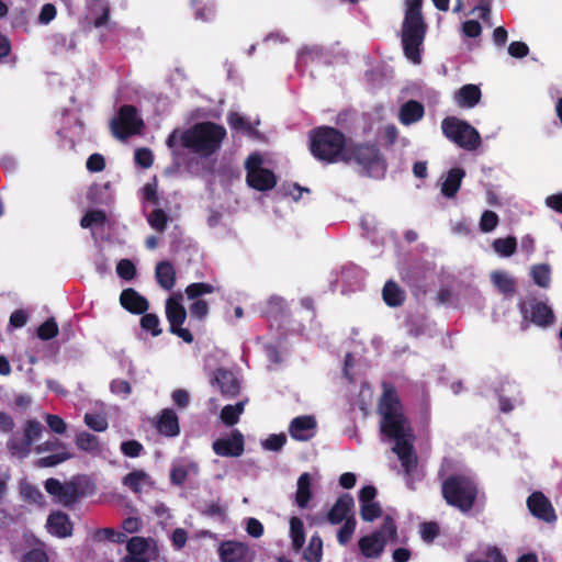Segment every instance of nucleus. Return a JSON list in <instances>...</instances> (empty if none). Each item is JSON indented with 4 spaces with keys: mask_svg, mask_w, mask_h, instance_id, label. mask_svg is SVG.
<instances>
[{
    "mask_svg": "<svg viewBox=\"0 0 562 562\" xmlns=\"http://www.w3.org/2000/svg\"><path fill=\"white\" fill-rule=\"evenodd\" d=\"M306 562H321L323 557V541L318 535L311 537L307 548L303 553Z\"/></svg>",
    "mask_w": 562,
    "mask_h": 562,
    "instance_id": "e433bc0d",
    "label": "nucleus"
},
{
    "mask_svg": "<svg viewBox=\"0 0 562 562\" xmlns=\"http://www.w3.org/2000/svg\"><path fill=\"white\" fill-rule=\"evenodd\" d=\"M43 431V426L37 420H27L24 427V442L18 445L13 441L9 443L12 454L19 458H25L31 452V446L37 440Z\"/></svg>",
    "mask_w": 562,
    "mask_h": 562,
    "instance_id": "4468645a",
    "label": "nucleus"
},
{
    "mask_svg": "<svg viewBox=\"0 0 562 562\" xmlns=\"http://www.w3.org/2000/svg\"><path fill=\"white\" fill-rule=\"evenodd\" d=\"M491 281L493 285L503 294H513L516 290V281L507 271H493L491 273Z\"/></svg>",
    "mask_w": 562,
    "mask_h": 562,
    "instance_id": "c85d7f7f",
    "label": "nucleus"
},
{
    "mask_svg": "<svg viewBox=\"0 0 562 562\" xmlns=\"http://www.w3.org/2000/svg\"><path fill=\"white\" fill-rule=\"evenodd\" d=\"M56 16V9L53 4L47 3L42 7L38 21L42 24H48Z\"/></svg>",
    "mask_w": 562,
    "mask_h": 562,
    "instance_id": "0e129e2a",
    "label": "nucleus"
},
{
    "mask_svg": "<svg viewBox=\"0 0 562 562\" xmlns=\"http://www.w3.org/2000/svg\"><path fill=\"white\" fill-rule=\"evenodd\" d=\"M22 562H48L46 551L42 543H38L35 548L27 551Z\"/></svg>",
    "mask_w": 562,
    "mask_h": 562,
    "instance_id": "09e8293b",
    "label": "nucleus"
},
{
    "mask_svg": "<svg viewBox=\"0 0 562 562\" xmlns=\"http://www.w3.org/2000/svg\"><path fill=\"white\" fill-rule=\"evenodd\" d=\"M46 423L52 431L56 434H64L67 430V425L63 418L57 415L47 414L45 416Z\"/></svg>",
    "mask_w": 562,
    "mask_h": 562,
    "instance_id": "6e6d98bb",
    "label": "nucleus"
},
{
    "mask_svg": "<svg viewBox=\"0 0 562 562\" xmlns=\"http://www.w3.org/2000/svg\"><path fill=\"white\" fill-rule=\"evenodd\" d=\"M310 148L313 156L325 162L344 160L349 148L346 147L345 136L333 127H319L310 135Z\"/></svg>",
    "mask_w": 562,
    "mask_h": 562,
    "instance_id": "7ed1b4c3",
    "label": "nucleus"
},
{
    "mask_svg": "<svg viewBox=\"0 0 562 562\" xmlns=\"http://www.w3.org/2000/svg\"><path fill=\"white\" fill-rule=\"evenodd\" d=\"M142 525L143 522L138 517H128L123 521L122 528L127 533H134L142 528Z\"/></svg>",
    "mask_w": 562,
    "mask_h": 562,
    "instance_id": "338daca9",
    "label": "nucleus"
},
{
    "mask_svg": "<svg viewBox=\"0 0 562 562\" xmlns=\"http://www.w3.org/2000/svg\"><path fill=\"white\" fill-rule=\"evenodd\" d=\"M442 133L447 138L468 150H473L481 144L479 132L467 122L457 117H447L441 123Z\"/></svg>",
    "mask_w": 562,
    "mask_h": 562,
    "instance_id": "6e6552de",
    "label": "nucleus"
},
{
    "mask_svg": "<svg viewBox=\"0 0 562 562\" xmlns=\"http://www.w3.org/2000/svg\"><path fill=\"white\" fill-rule=\"evenodd\" d=\"M190 312H191L192 316H195L198 318H203L209 313V305L203 300H196L190 306Z\"/></svg>",
    "mask_w": 562,
    "mask_h": 562,
    "instance_id": "e2e57ef3",
    "label": "nucleus"
},
{
    "mask_svg": "<svg viewBox=\"0 0 562 562\" xmlns=\"http://www.w3.org/2000/svg\"><path fill=\"white\" fill-rule=\"evenodd\" d=\"M45 488L59 504L69 505L76 499L77 491L71 483H61L56 479H48Z\"/></svg>",
    "mask_w": 562,
    "mask_h": 562,
    "instance_id": "aec40b11",
    "label": "nucleus"
},
{
    "mask_svg": "<svg viewBox=\"0 0 562 562\" xmlns=\"http://www.w3.org/2000/svg\"><path fill=\"white\" fill-rule=\"evenodd\" d=\"M158 429L166 436H176L179 434V424L176 413L171 409H165L158 420Z\"/></svg>",
    "mask_w": 562,
    "mask_h": 562,
    "instance_id": "2f4dec72",
    "label": "nucleus"
},
{
    "mask_svg": "<svg viewBox=\"0 0 562 562\" xmlns=\"http://www.w3.org/2000/svg\"><path fill=\"white\" fill-rule=\"evenodd\" d=\"M52 451H56V453L40 458L36 461V465L38 468L55 467V465L72 458V454L69 451H67L65 443H63L58 439H49V440H46L45 442L35 447V452L37 454H42L45 452H52Z\"/></svg>",
    "mask_w": 562,
    "mask_h": 562,
    "instance_id": "f8f14e48",
    "label": "nucleus"
},
{
    "mask_svg": "<svg viewBox=\"0 0 562 562\" xmlns=\"http://www.w3.org/2000/svg\"><path fill=\"white\" fill-rule=\"evenodd\" d=\"M357 527L356 518H349L337 531V541L340 546H346L350 542Z\"/></svg>",
    "mask_w": 562,
    "mask_h": 562,
    "instance_id": "a19ab883",
    "label": "nucleus"
},
{
    "mask_svg": "<svg viewBox=\"0 0 562 562\" xmlns=\"http://www.w3.org/2000/svg\"><path fill=\"white\" fill-rule=\"evenodd\" d=\"M58 333V326L54 319H48L38 327L37 334L41 339L47 340L55 337Z\"/></svg>",
    "mask_w": 562,
    "mask_h": 562,
    "instance_id": "864d4df0",
    "label": "nucleus"
},
{
    "mask_svg": "<svg viewBox=\"0 0 562 562\" xmlns=\"http://www.w3.org/2000/svg\"><path fill=\"white\" fill-rule=\"evenodd\" d=\"M111 391L114 394L126 396L131 392V386L127 381L125 380H114L111 383Z\"/></svg>",
    "mask_w": 562,
    "mask_h": 562,
    "instance_id": "774afa93",
    "label": "nucleus"
},
{
    "mask_svg": "<svg viewBox=\"0 0 562 562\" xmlns=\"http://www.w3.org/2000/svg\"><path fill=\"white\" fill-rule=\"evenodd\" d=\"M95 538L98 540H110L113 542H124L126 540V535L120 531H115L111 528H103L97 531Z\"/></svg>",
    "mask_w": 562,
    "mask_h": 562,
    "instance_id": "de8ad7c7",
    "label": "nucleus"
},
{
    "mask_svg": "<svg viewBox=\"0 0 562 562\" xmlns=\"http://www.w3.org/2000/svg\"><path fill=\"white\" fill-rule=\"evenodd\" d=\"M396 537V527L387 516L379 530L366 535L358 540V549L364 559L376 560L384 552L386 543L395 540Z\"/></svg>",
    "mask_w": 562,
    "mask_h": 562,
    "instance_id": "0eeeda50",
    "label": "nucleus"
},
{
    "mask_svg": "<svg viewBox=\"0 0 562 562\" xmlns=\"http://www.w3.org/2000/svg\"><path fill=\"white\" fill-rule=\"evenodd\" d=\"M214 292V286L209 283H192L187 286L186 294L188 299L195 300L204 294H211Z\"/></svg>",
    "mask_w": 562,
    "mask_h": 562,
    "instance_id": "a18cd8bd",
    "label": "nucleus"
},
{
    "mask_svg": "<svg viewBox=\"0 0 562 562\" xmlns=\"http://www.w3.org/2000/svg\"><path fill=\"white\" fill-rule=\"evenodd\" d=\"M105 167V161L103 156L99 154H92L87 160V168L89 171L99 172L102 171Z\"/></svg>",
    "mask_w": 562,
    "mask_h": 562,
    "instance_id": "bf43d9fd",
    "label": "nucleus"
},
{
    "mask_svg": "<svg viewBox=\"0 0 562 562\" xmlns=\"http://www.w3.org/2000/svg\"><path fill=\"white\" fill-rule=\"evenodd\" d=\"M127 555L122 562H150L157 555V544L150 539L133 537L127 542Z\"/></svg>",
    "mask_w": 562,
    "mask_h": 562,
    "instance_id": "ddd939ff",
    "label": "nucleus"
},
{
    "mask_svg": "<svg viewBox=\"0 0 562 562\" xmlns=\"http://www.w3.org/2000/svg\"><path fill=\"white\" fill-rule=\"evenodd\" d=\"M105 214L102 211H91L88 212L81 220V227L83 228H93L98 226H102L105 223Z\"/></svg>",
    "mask_w": 562,
    "mask_h": 562,
    "instance_id": "c03bdc74",
    "label": "nucleus"
},
{
    "mask_svg": "<svg viewBox=\"0 0 562 562\" xmlns=\"http://www.w3.org/2000/svg\"><path fill=\"white\" fill-rule=\"evenodd\" d=\"M379 414L381 416V434L389 440L394 441L393 451L397 454L404 473L408 477L416 476L417 456L413 449L414 435L398 397L392 387L384 386Z\"/></svg>",
    "mask_w": 562,
    "mask_h": 562,
    "instance_id": "f257e3e1",
    "label": "nucleus"
},
{
    "mask_svg": "<svg viewBox=\"0 0 562 562\" xmlns=\"http://www.w3.org/2000/svg\"><path fill=\"white\" fill-rule=\"evenodd\" d=\"M353 506V498L350 495L340 496L327 514L328 521L331 525H339L355 518Z\"/></svg>",
    "mask_w": 562,
    "mask_h": 562,
    "instance_id": "6ab92c4d",
    "label": "nucleus"
},
{
    "mask_svg": "<svg viewBox=\"0 0 562 562\" xmlns=\"http://www.w3.org/2000/svg\"><path fill=\"white\" fill-rule=\"evenodd\" d=\"M289 432L294 440L307 441L315 436L316 420L310 415L295 417L290 423Z\"/></svg>",
    "mask_w": 562,
    "mask_h": 562,
    "instance_id": "a211bd4d",
    "label": "nucleus"
},
{
    "mask_svg": "<svg viewBox=\"0 0 562 562\" xmlns=\"http://www.w3.org/2000/svg\"><path fill=\"white\" fill-rule=\"evenodd\" d=\"M214 382L221 389V392L228 396H234L239 392V383L236 376L228 371L217 370L214 374Z\"/></svg>",
    "mask_w": 562,
    "mask_h": 562,
    "instance_id": "393cba45",
    "label": "nucleus"
},
{
    "mask_svg": "<svg viewBox=\"0 0 562 562\" xmlns=\"http://www.w3.org/2000/svg\"><path fill=\"white\" fill-rule=\"evenodd\" d=\"M344 161L356 164L359 171L373 177L381 178L385 172V162L379 150L371 145H360L349 148L344 156Z\"/></svg>",
    "mask_w": 562,
    "mask_h": 562,
    "instance_id": "423d86ee",
    "label": "nucleus"
},
{
    "mask_svg": "<svg viewBox=\"0 0 562 562\" xmlns=\"http://www.w3.org/2000/svg\"><path fill=\"white\" fill-rule=\"evenodd\" d=\"M384 302L390 306H398L404 301V292L400 289V286L389 281L385 283L382 291Z\"/></svg>",
    "mask_w": 562,
    "mask_h": 562,
    "instance_id": "f704fd0d",
    "label": "nucleus"
},
{
    "mask_svg": "<svg viewBox=\"0 0 562 562\" xmlns=\"http://www.w3.org/2000/svg\"><path fill=\"white\" fill-rule=\"evenodd\" d=\"M402 26V43L405 56L414 64L420 63V46L425 38L426 25L422 16V0H406Z\"/></svg>",
    "mask_w": 562,
    "mask_h": 562,
    "instance_id": "f03ea898",
    "label": "nucleus"
},
{
    "mask_svg": "<svg viewBox=\"0 0 562 562\" xmlns=\"http://www.w3.org/2000/svg\"><path fill=\"white\" fill-rule=\"evenodd\" d=\"M529 52L528 46L522 42H513L508 46V54L515 58L525 57Z\"/></svg>",
    "mask_w": 562,
    "mask_h": 562,
    "instance_id": "680f3d73",
    "label": "nucleus"
},
{
    "mask_svg": "<svg viewBox=\"0 0 562 562\" xmlns=\"http://www.w3.org/2000/svg\"><path fill=\"white\" fill-rule=\"evenodd\" d=\"M312 483L313 480L310 473H303L297 479L295 503L301 508L307 507L312 498Z\"/></svg>",
    "mask_w": 562,
    "mask_h": 562,
    "instance_id": "a878e982",
    "label": "nucleus"
},
{
    "mask_svg": "<svg viewBox=\"0 0 562 562\" xmlns=\"http://www.w3.org/2000/svg\"><path fill=\"white\" fill-rule=\"evenodd\" d=\"M247 182L250 187L266 191L276 186L273 172L263 166V159L259 154H252L246 160Z\"/></svg>",
    "mask_w": 562,
    "mask_h": 562,
    "instance_id": "1a4fd4ad",
    "label": "nucleus"
},
{
    "mask_svg": "<svg viewBox=\"0 0 562 562\" xmlns=\"http://www.w3.org/2000/svg\"><path fill=\"white\" fill-rule=\"evenodd\" d=\"M438 531L439 528L435 522H425L420 527V536L427 542L432 541L437 537Z\"/></svg>",
    "mask_w": 562,
    "mask_h": 562,
    "instance_id": "13d9d810",
    "label": "nucleus"
},
{
    "mask_svg": "<svg viewBox=\"0 0 562 562\" xmlns=\"http://www.w3.org/2000/svg\"><path fill=\"white\" fill-rule=\"evenodd\" d=\"M498 223V216L492 211H485L480 220V228L482 232H492Z\"/></svg>",
    "mask_w": 562,
    "mask_h": 562,
    "instance_id": "8fccbe9b",
    "label": "nucleus"
},
{
    "mask_svg": "<svg viewBox=\"0 0 562 562\" xmlns=\"http://www.w3.org/2000/svg\"><path fill=\"white\" fill-rule=\"evenodd\" d=\"M285 435L278 434V435H270L263 442L262 447L267 450L271 451H278L280 450L283 445L285 443Z\"/></svg>",
    "mask_w": 562,
    "mask_h": 562,
    "instance_id": "5fc2aeb1",
    "label": "nucleus"
},
{
    "mask_svg": "<svg viewBox=\"0 0 562 562\" xmlns=\"http://www.w3.org/2000/svg\"><path fill=\"white\" fill-rule=\"evenodd\" d=\"M75 442L78 449L91 454L100 453L102 450V446L97 436L87 431L78 432Z\"/></svg>",
    "mask_w": 562,
    "mask_h": 562,
    "instance_id": "473e14b6",
    "label": "nucleus"
},
{
    "mask_svg": "<svg viewBox=\"0 0 562 562\" xmlns=\"http://www.w3.org/2000/svg\"><path fill=\"white\" fill-rule=\"evenodd\" d=\"M247 532L255 538H259L263 533L262 524L256 518H248L246 524Z\"/></svg>",
    "mask_w": 562,
    "mask_h": 562,
    "instance_id": "69168bd1",
    "label": "nucleus"
},
{
    "mask_svg": "<svg viewBox=\"0 0 562 562\" xmlns=\"http://www.w3.org/2000/svg\"><path fill=\"white\" fill-rule=\"evenodd\" d=\"M182 294L175 293L166 302V316L170 325V331L183 341L190 344L193 341V336L187 328H182V324L187 318V311L181 303Z\"/></svg>",
    "mask_w": 562,
    "mask_h": 562,
    "instance_id": "9d476101",
    "label": "nucleus"
},
{
    "mask_svg": "<svg viewBox=\"0 0 562 562\" xmlns=\"http://www.w3.org/2000/svg\"><path fill=\"white\" fill-rule=\"evenodd\" d=\"M140 326L151 331L153 336H158L161 333V329L159 328V319L155 314H145L140 318Z\"/></svg>",
    "mask_w": 562,
    "mask_h": 562,
    "instance_id": "3c124183",
    "label": "nucleus"
},
{
    "mask_svg": "<svg viewBox=\"0 0 562 562\" xmlns=\"http://www.w3.org/2000/svg\"><path fill=\"white\" fill-rule=\"evenodd\" d=\"M213 450L222 457H239L244 452V437L240 431L233 430L226 438L213 442Z\"/></svg>",
    "mask_w": 562,
    "mask_h": 562,
    "instance_id": "2eb2a0df",
    "label": "nucleus"
},
{
    "mask_svg": "<svg viewBox=\"0 0 562 562\" xmlns=\"http://www.w3.org/2000/svg\"><path fill=\"white\" fill-rule=\"evenodd\" d=\"M123 484L134 493H142L151 486L149 475L144 471H134L123 479Z\"/></svg>",
    "mask_w": 562,
    "mask_h": 562,
    "instance_id": "bb28decb",
    "label": "nucleus"
},
{
    "mask_svg": "<svg viewBox=\"0 0 562 562\" xmlns=\"http://www.w3.org/2000/svg\"><path fill=\"white\" fill-rule=\"evenodd\" d=\"M290 538L292 540V546L295 551H300L305 542V532L303 522L297 517H292L290 519Z\"/></svg>",
    "mask_w": 562,
    "mask_h": 562,
    "instance_id": "c9c22d12",
    "label": "nucleus"
},
{
    "mask_svg": "<svg viewBox=\"0 0 562 562\" xmlns=\"http://www.w3.org/2000/svg\"><path fill=\"white\" fill-rule=\"evenodd\" d=\"M522 312L526 316L530 315L531 321L538 326H548L554 321L551 307L541 302L532 303L530 307L524 306Z\"/></svg>",
    "mask_w": 562,
    "mask_h": 562,
    "instance_id": "4be33fe9",
    "label": "nucleus"
},
{
    "mask_svg": "<svg viewBox=\"0 0 562 562\" xmlns=\"http://www.w3.org/2000/svg\"><path fill=\"white\" fill-rule=\"evenodd\" d=\"M442 496L446 502L460 509L468 512L472 508L476 487L471 480L464 476H451L442 483Z\"/></svg>",
    "mask_w": 562,
    "mask_h": 562,
    "instance_id": "39448f33",
    "label": "nucleus"
},
{
    "mask_svg": "<svg viewBox=\"0 0 562 562\" xmlns=\"http://www.w3.org/2000/svg\"><path fill=\"white\" fill-rule=\"evenodd\" d=\"M531 277L536 284L548 288L551 281V270L548 265H537L531 268Z\"/></svg>",
    "mask_w": 562,
    "mask_h": 562,
    "instance_id": "58836bf2",
    "label": "nucleus"
},
{
    "mask_svg": "<svg viewBox=\"0 0 562 562\" xmlns=\"http://www.w3.org/2000/svg\"><path fill=\"white\" fill-rule=\"evenodd\" d=\"M156 278L158 283L165 290H171L176 281V272L168 261L159 262L156 267Z\"/></svg>",
    "mask_w": 562,
    "mask_h": 562,
    "instance_id": "72a5a7b5",
    "label": "nucleus"
},
{
    "mask_svg": "<svg viewBox=\"0 0 562 562\" xmlns=\"http://www.w3.org/2000/svg\"><path fill=\"white\" fill-rule=\"evenodd\" d=\"M168 216L161 209H154L147 215V222L151 228L157 232H164L167 225Z\"/></svg>",
    "mask_w": 562,
    "mask_h": 562,
    "instance_id": "79ce46f5",
    "label": "nucleus"
},
{
    "mask_svg": "<svg viewBox=\"0 0 562 562\" xmlns=\"http://www.w3.org/2000/svg\"><path fill=\"white\" fill-rule=\"evenodd\" d=\"M481 99V90L475 85L461 87L454 95L456 103L461 108H473Z\"/></svg>",
    "mask_w": 562,
    "mask_h": 562,
    "instance_id": "b1692460",
    "label": "nucleus"
},
{
    "mask_svg": "<svg viewBox=\"0 0 562 562\" xmlns=\"http://www.w3.org/2000/svg\"><path fill=\"white\" fill-rule=\"evenodd\" d=\"M424 106L417 101H408L401 108L400 121L404 125H409L422 120Z\"/></svg>",
    "mask_w": 562,
    "mask_h": 562,
    "instance_id": "c756f323",
    "label": "nucleus"
},
{
    "mask_svg": "<svg viewBox=\"0 0 562 562\" xmlns=\"http://www.w3.org/2000/svg\"><path fill=\"white\" fill-rule=\"evenodd\" d=\"M527 505L532 515L547 522L557 520L555 512L551 502L540 492L531 494L527 499Z\"/></svg>",
    "mask_w": 562,
    "mask_h": 562,
    "instance_id": "f3484780",
    "label": "nucleus"
},
{
    "mask_svg": "<svg viewBox=\"0 0 562 562\" xmlns=\"http://www.w3.org/2000/svg\"><path fill=\"white\" fill-rule=\"evenodd\" d=\"M222 562H252L249 548L241 542L225 541L218 549Z\"/></svg>",
    "mask_w": 562,
    "mask_h": 562,
    "instance_id": "dca6fc26",
    "label": "nucleus"
},
{
    "mask_svg": "<svg viewBox=\"0 0 562 562\" xmlns=\"http://www.w3.org/2000/svg\"><path fill=\"white\" fill-rule=\"evenodd\" d=\"M381 514L382 509L376 502L360 505V515L361 518L366 521H372L373 519L380 517Z\"/></svg>",
    "mask_w": 562,
    "mask_h": 562,
    "instance_id": "49530a36",
    "label": "nucleus"
},
{
    "mask_svg": "<svg viewBox=\"0 0 562 562\" xmlns=\"http://www.w3.org/2000/svg\"><path fill=\"white\" fill-rule=\"evenodd\" d=\"M135 160L139 166L144 168L150 167L153 164L151 151L146 148L137 149L135 153Z\"/></svg>",
    "mask_w": 562,
    "mask_h": 562,
    "instance_id": "052dcab7",
    "label": "nucleus"
},
{
    "mask_svg": "<svg viewBox=\"0 0 562 562\" xmlns=\"http://www.w3.org/2000/svg\"><path fill=\"white\" fill-rule=\"evenodd\" d=\"M245 408V402H239L235 405H227L221 412V419L227 426L237 424L239 416L243 414Z\"/></svg>",
    "mask_w": 562,
    "mask_h": 562,
    "instance_id": "4c0bfd02",
    "label": "nucleus"
},
{
    "mask_svg": "<svg viewBox=\"0 0 562 562\" xmlns=\"http://www.w3.org/2000/svg\"><path fill=\"white\" fill-rule=\"evenodd\" d=\"M120 302L124 308L136 314L144 313L148 308L147 300L133 289L124 290Z\"/></svg>",
    "mask_w": 562,
    "mask_h": 562,
    "instance_id": "5701e85b",
    "label": "nucleus"
},
{
    "mask_svg": "<svg viewBox=\"0 0 562 562\" xmlns=\"http://www.w3.org/2000/svg\"><path fill=\"white\" fill-rule=\"evenodd\" d=\"M142 199L144 203V207L149 205L156 206L158 204V192H157V183L156 180L146 183L142 188Z\"/></svg>",
    "mask_w": 562,
    "mask_h": 562,
    "instance_id": "37998d69",
    "label": "nucleus"
},
{
    "mask_svg": "<svg viewBox=\"0 0 562 562\" xmlns=\"http://www.w3.org/2000/svg\"><path fill=\"white\" fill-rule=\"evenodd\" d=\"M143 127V120L137 115V111L132 105L121 108L116 119L111 122V130L115 137L126 138L139 133Z\"/></svg>",
    "mask_w": 562,
    "mask_h": 562,
    "instance_id": "9b49d317",
    "label": "nucleus"
},
{
    "mask_svg": "<svg viewBox=\"0 0 562 562\" xmlns=\"http://www.w3.org/2000/svg\"><path fill=\"white\" fill-rule=\"evenodd\" d=\"M86 425L93 429L94 431H104L108 428V422L103 416L86 414L85 415Z\"/></svg>",
    "mask_w": 562,
    "mask_h": 562,
    "instance_id": "603ef678",
    "label": "nucleus"
},
{
    "mask_svg": "<svg viewBox=\"0 0 562 562\" xmlns=\"http://www.w3.org/2000/svg\"><path fill=\"white\" fill-rule=\"evenodd\" d=\"M464 171L459 168L451 169L441 183V192L447 198H453L458 192Z\"/></svg>",
    "mask_w": 562,
    "mask_h": 562,
    "instance_id": "cd10ccee",
    "label": "nucleus"
},
{
    "mask_svg": "<svg viewBox=\"0 0 562 562\" xmlns=\"http://www.w3.org/2000/svg\"><path fill=\"white\" fill-rule=\"evenodd\" d=\"M228 123L231 127L237 132L249 136H256V125L259 123L258 121H249L237 112H232L228 115Z\"/></svg>",
    "mask_w": 562,
    "mask_h": 562,
    "instance_id": "7c9ffc66",
    "label": "nucleus"
},
{
    "mask_svg": "<svg viewBox=\"0 0 562 562\" xmlns=\"http://www.w3.org/2000/svg\"><path fill=\"white\" fill-rule=\"evenodd\" d=\"M117 274L125 279L131 280L135 276V266L127 259H122L116 266Z\"/></svg>",
    "mask_w": 562,
    "mask_h": 562,
    "instance_id": "4d7b16f0",
    "label": "nucleus"
},
{
    "mask_svg": "<svg viewBox=\"0 0 562 562\" xmlns=\"http://www.w3.org/2000/svg\"><path fill=\"white\" fill-rule=\"evenodd\" d=\"M46 529L52 536L67 538L72 533V524L65 513L54 512L47 518Z\"/></svg>",
    "mask_w": 562,
    "mask_h": 562,
    "instance_id": "412c9836",
    "label": "nucleus"
},
{
    "mask_svg": "<svg viewBox=\"0 0 562 562\" xmlns=\"http://www.w3.org/2000/svg\"><path fill=\"white\" fill-rule=\"evenodd\" d=\"M516 246L517 243L514 237L497 238L493 241L494 250L503 257L512 256L516 250Z\"/></svg>",
    "mask_w": 562,
    "mask_h": 562,
    "instance_id": "ea45409f",
    "label": "nucleus"
},
{
    "mask_svg": "<svg viewBox=\"0 0 562 562\" xmlns=\"http://www.w3.org/2000/svg\"><path fill=\"white\" fill-rule=\"evenodd\" d=\"M226 135L223 126L214 123L196 124L181 134L183 145L203 156H209L220 148Z\"/></svg>",
    "mask_w": 562,
    "mask_h": 562,
    "instance_id": "20e7f679",
    "label": "nucleus"
}]
</instances>
